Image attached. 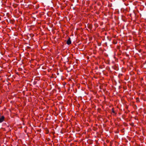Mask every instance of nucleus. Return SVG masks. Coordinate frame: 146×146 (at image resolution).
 I'll return each mask as SVG.
<instances>
[{"label":"nucleus","mask_w":146,"mask_h":146,"mask_svg":"<svg viewBox=\"0 0 146 146\" xmlns=\"http://www.w3.org/2000/svg\"><path fill=\"white\" fill-rule=\"evenodd\" d=\"M4 117L3 116H0V122L1 123L3 121L4 119Z\"/></svg>","instance_id":"f257e3e1"},{"label":"nucleus","mask_w":146,"mask_h":146,"mask_svg":"<svg viewBox=\"0 0 146 146\" xmlns=\"http://www.w3.org/2000/svg\"><path fill=\"white\" fill-rule=\"evenodd\" d=\"M71 42L70 40V38H69L67 41V43L69 45L71 44Z\"/></svg>","instance_id":"f03ea898"}]
</instances>
